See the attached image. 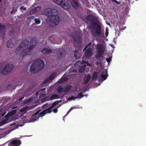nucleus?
<instances>
[{
    "mask_svg": "<svg viewBox=\"0 0 146 146\" xmlns=\"http://www.w3.org/2000/svg\"><path fill=\"white\" fill-rule=\"evenodd\" d=\"M24 110H25V108H24L23 109H21V111H24Z\"/></svg>",
    "mask_w": 146,
    "mask_h": 146,
    "instance_id": "603ef678",
    "label": "nucleus"
},
{
    "mask_svg": "<svg viewBox=\"0 0 146 146\" xmlns=\"http://www.w3.org/2000/svg\"><path fill=\"white\" fill-rule=\"evenodd\" d=\"M33 11H30V14H31L32 13H33Z\"/></svg>",
    "mask_w": 146,
    "mask_h": 146,
    "instance_id": "6e6d98bb",
    "label": "nucleus"
},
{
    "mask_svg": "<svg viewBox=\"0 0 146 146\" xmlns=\"http://www.w3.org/2000/svg\"><path fill=\"white\" fill-rule=\"evenodd\" d=\"M1 0H0V3L1 2Z\"/></svg>",
    "mask_w": 146,
    "mask_h": 146,
    "instance_id": "680f3d73",
    "label": "nucleus"
},
{
    "mask_svg": "<svg viewBox=\"0 0 146 146\" xmlns=\"http://www.w3.org/2000/svg\"><path fill=\"white\" fill-rule=\"evenodd\" d=\"M35 21L36 24L38 25L40 23V20L39 19H35Z\"/></svg>",
    "mask_w": 146,
    "mask_h": 146,
    "instance_id": "72a5a7b5",
    "label": "nucleus"
},
{
    "mask_svg": "<svg viewBox=\"0 0 146 146\" xmlns=\"http://www.w3.org/2000/svg\"><path fill=\"white\" fill-rule=\"evenodd\" d=\"M86 90H83V92H86Z\"/></svg>",
    "mask_w": 146,
    "mask_h": 146,
    "instance_id": "4d7b16f0",
    "label": "nucleus"
},
{
    "mask_svg": "<svg viewBox=\"0 0 146 146\" xmlns=\"http://www.w3.org/2000/svg\"><path fill=\"white\" fill-rule=\"evenodd\" d=\"M109 34L108 30V29L106 28V29L105 31V35L106 36H108Z\"/></svg>",
    "mask_w": 146,
    "mask_h": 146,
    "instance_id": "a19ab883",
    "label": "nucleus"
},
{
    "mask_svg": "<svg viewBox=\"0 0 146 146\" xmlns=\"http://www.w3.org/2000/svg\"><path fill=\"white\" fill-rule=\"evenodd\" d=\"M58 111L57 108H55L53 110V111L54 113H57Z\"/></svg>",
    "mask_w": 146,
    "mask_h": 146,
    "instance_id": "a18cd8bd",
    "label": "nucleus"
},
{
    "mask_svg": "<svg viewBox=\"0 0 146 146\" xmlns=\"http://www.w3.org/2000/svg\"><path fill=\"white\" fill-rule=\"evenodd\" d=\"M5 114V113H3V114H2V116H4V115Z\"/></svg>",
    "mask_w": 146,
    "mask_h": 146,
    "instance_id": "5fc2aeb1",
    "label": "nucleus"
},
{
    "mask_svg": "<svg viewBox=\"0 0 146 146\" xmlns=\"http://www.w3.org/2000/svg\"><path fill=\"white\" fill-rule=\"evenodd\" d=\"M52 10H54V12H51V16L54 17L55 16L58 15V12L56 9H52Z\"/></svg>",
    "mask_w": 146,
    "mask_h": 146,
    "instance_id": "393cba45",
    "label": "nucleus"
},
{
    "mask_svg": "<svg viewBox=\"0 0 146 146\" xmlns=\"http://www.w3.org/2000/svg\"><path fill=\"white\" fill-rule=\"evenodd\" d=\"M44 62L42 59H36L30 66V71L32 73H37L44 68Z\"/></svg>",
    "mask_w": 146,
    "mask_h": 146,
    "instance_id": "7ed1b4c3",
    "label": "nucleus"
},
{
    "mask_svg": "<svg viewBox=\"0 0 146 146\" xmlns=\"http://www.w3.org/2000/svg\"><path fill=\"white\" fill-rule=\"evenodd\" d=\"M92 48V52L93 51V45H92V43H91V42H90L89 44H88V45L86 46L85 48H84L83 50V51H84L87 48Z\"/></svg>",
    "mask_w": 146,
    "mask_h": 146,
    "instance_id": "aec40b11",
    "label": "nucleus"
},
{
    "mask_svg": "<svg viewBox=\"0 0 146 146\" xmlns=\"http://www.w3.org/2000/svg\"><path fill=\"white\" fill-rule=\"evenodd\" d=\"M6 27V26L2 24V23H0V31L5 29Z\"/></svg>",
    "mask_w": 146,
    "mask_h": 146,
    "instance_id": "7c9ffc66",
    "label": "nucleus"
},
{
    "mask_svg": "<svg viewBox=\"0 0 146 146\" xmlns=\"http://www.w3.org/2000/svg\"><path fill=\"white\" fill-rule=\"evenodd\" d=\"M9 122V119H4V120H3L2 121H1L0 123H1L2 124H6V123H8Z\"/></svg>",
    "mask_w": 146,
    "mask_h": 146,
    "instance_id": "c756f323",
    "label": "nucleus"
},
{
    "mask_svg": "<svg viewBox=\"0 0 146 146\" xmlns=\"http://www.w3.org/2000/svg\"><path fill=\"white\" fill-rule=\"evenodd\" d=\"M92 54V48H88L86 50V51L84 54L85 57L86 58H89Z\"/></svg>",
    "mask_w": 146,
    "mask_h": 146,
    "instance_id": "f8f14e48",
    "label": "nucleus"
},
{
    "mask_svg": "<svg viewBox=\"0 0 146 146\" xmlns=\"http://www.w3.org/2000/svg\"><path fill=\"white\" fill-rule=\"evenodd\" d=\"M20 9L21 10L23 9V10L26 11V8L24 7L23 6H22L20 7Z\"/></svg>",
    "mask_w": 146,
    "mask_h": 146,
    "instance_id": "37998d69",
    "label": "nucleus"
},
{
    "mask_svg": "<svg viewBox=\"0 0 146 146\" xmlns=\"http://www.w3.org/2000/svg\"><path fill=\"white\" fill-rule=\"evenodd\" d=\"M40 92V90H39V91H38V92H36V95L37 96V94H39V92Z\"/></svg>",
    "mask_w": 146,
    "mask_h": 146,
    "instance_id": "3c124183",
    "label": "nucleus"
},
{
    "mask_svg": "<svg viewBox=\"0 0 146 146\" xmlns=\"http://www.w3.org/2000/svg\"><path fill=\"white\" fill-rule=\"evenodd\" d=\"M70 36L80 37V36H81V35L80 34V32L79 31H73L72 33V34Z\"/></svg>",
    "mask_w": 146,
    "mask_h": 146,
    "instance_id": "6ab92c4d",
    "label": "nucleus"
},
{
    "mask_svg": "<svg viewBox=\"0 0 146 146\" xmlns=\"http://www.w3.org/2000/svg\"><path fill=\"white\" fill-rule=\"evenodd\" d=\"M17 38L16 37V38L14 39V40H15V39H16Z\"/></svg>",
    "mask_w": 146,
    "mask_h": 146,
    "instance_id": "052dcab7",
    "label": "nucleus"
},
{
    "mask_svg": "<svg viewBox=\"0 0 146 146\" xmlns=\"http://www.w3.org/2000/svg\"><path fill=\"white\" fill-rule=\"evenodd\" d=\"M46 114V113L45 112V110H44L43 111H42V112H40V114L39 115L40 116V117H42L44 116V115Z\"/></svg>",
    "mask_w": 146,
    "mask_h": 146,
    "instance_id": "473e14b6",
    "label": "nucleus"
},
{
    "mask_svg": "<svg viewBox=\"0 0 146 146\" xmlns=\"http://www.w3.org/2000/svg\"><path fill=\"white\" fill-rule=\"evenodd\" d=\"M57 90L59 92L61 93L63 90V88L61 86H59L57 88Z\"/></svg>",
    "mask_w": 146,
    "mask_h": 146,
    "instance_id": "f704fd0d",
    "label": "nucleus"
},
{
    "mask_svg": "<svg viewBox=\"0 0 146 146\" xmlns=\"http://www.w3.org/2000/svg\"><path fill=\"white\" fill-rule=\"evenodd\" d=\"M16 9H14V11H15Z\"/></svg>",
    "mask_w": 146,
    "mask_h": 146,
    "instance_id": "e2e57ef3",
    "label": "nucleus"
},
{
    "mask_svg": "<svg viewBox=\"0 0 146 146\" xmlns=\"http://www.w3.org/2000/svg\"><path fill=\"white\" fill-rule=\"evenodd\" d=\"M111 46L112 47V46H114V45H112V44H111Z\"/></svg>",
    "mask_w": 146,
    "mask_h": 146,
    "instance_id": "bf43d9fd",
    "label": "nucleus"
},
{
    "mask_svg": "<svg viewBox=\"0 0 146 146\" xmlns=\"http://www.w3.org/2000/svg\"><path fill=\"white\" fill-rule=\"evenodd\" d=\"M35 17L34 16H29L27 17V19H31V20H32V19H35Z\"/></svg>",
    "mask_w": 146,
    "mask_h": 146,
    "instance_id": "58836bf2",
    "label": "nucleus"
},
{
    "mask_svg": "<svg viewBox=\"0 0 146 146\" xmlns=\"http://www.w3.org/2000/svg\"><path fill=\"white\" fill-rule=\"evenodd\" d=\"M74 56H75V58H76V57H77L76 56V55H75V54H74Z\"/></svg>",
    "mask_w": 146,
    "mask_h": 146,
    "instance_id": "13d9d810",
    "label": "nucleus"
},
{
    "mask_svg": "<svg viewBox=\"0 0 146 146\" xmlns=\"http://www.w3.org/2000/svg\"><path fill=\"white\" fill-rule=\"evenodd\" d=\"M60 21V18L57 15L53 17L49 23V27L54 26L58 24Z\"/></svg>",
    "mask_w": 146,
    "mask_h": 146,
    "instance_id": "39448f33",
    "label": "nucleus"
},
{
    "mask_svg": "<svg viewBox=\"0 0 146 146\" xmlns=\"http://www.w3.org/2000/svg\"><path fill=\"white\" fill-rule=\"evenodd\" d=\"M64 52H62L60 49L57 51L56 54H57L59 58L61 57V56L64 54Z\"/></svg>",
    "mask_w": 146,
    "mask_h": 146,
    "instance_id": "b1692460",
    "label": "nucleus"
},
{
    "mask_svg": "<svg viewBox=\"0 0 146 146\" xmlns=\"http://www.w3.org/2000/svg\"><path fill=\"white\" fill-rule=\"evenodd\" d=\"M80 37H73V41H74V44L76 47L78 46L80 44L81 42L80 40Z\"/></svg>",
    "mask_w": 146,
    "mask_h": 146,
    "instance_id": "9b49d317",
    "label": "nucleus"
},
{
    "mask_svg": "<svg viewBox=\"0 0 146 146\" xmlns=\"http://www.w3.org/2000/svg\"><path fill=\"white\" fill-rule=\"evenodd\" d=\"M86 67V65H82L81 67H80L79 71L81 73H82L85 70Z\"/></svg>",
    "mask_w": 146,
    "mask_h": 146,
    "instance_id": "412c9836",
    "label": "nucleus"
},
{
    "mask_svg": "<svg viewBox=\"0 0 146 146\" xmlns=\"http://www.w3.org/2000/svg\"><path fill=\"white\" fill-rule=\"evenodd\" d=\"M107 77V76L106 75L104 74H103V73H102L101 77L103 80H106Z\"/></svg>",
    "mask_w": 146,
    "mask_h": 146,
    "instance_id": "2f4dec72",
    "label": "nucleus"
},
{
    "mask_svg": "<svg viewBox=\"0 0 146 146\" xmlns=\"http://www.w3.org/2000/svg\"><path fill=\"white\" fill-rule=\"evenodd\" d=\"M86 65H87V66H91V65H90V64H89L88 61L86 62Z\"/></svg>",
    "mask_w": 146,
    "mask_h": 146,
    "instance_id": "09e8293b",
    "label": "nucleus"
},
{
    "mask_svg": "<svg viewBox=\"0 0 146 146\" xmlns=\"http://www.w3.org/2000/svg\"><path fill=\"white\" fill-rule=\"evenodd\" d=\"M21 142L19 139H14L10 141L8 143V146H19L21 145Z\"/></svg>",
    "mask_w": 146,
    "mask_h": 146,
    "instance_id": "423d86ee",
    "label": "nucleus"
},
{
    "mask_svg": "<svg viewBox=\"0 0 146 146\" xmlns=\"http://www.w3.org/2000/svg\"><path fill=\"white\" fill-rule=\"evenodd\" d=\"M70 3L76 9H77L79 6L78 0H71L70 1Z\"/></svg>",
    "mask_w": 146,
    "mask_h": 146,
    "instance_id": "6e6552de",
    "label": "nucleus"
},
{
    "mask_svg": "<svg viewBox=\"0 0 146 146\" xmlns=\"http://www.w3.org/2000/svg\"><path fill=\"white\" fill-rule=\"evenodd\" d=\"M44 111H45V112L46 113V114L47 113H50V112H52L51 110H50L49 109V108H48L45 109Z\"/></svg>",
    "mask_w": 146,
    "mask_h": 146,
    "instance_id": "e433bc0d",
    "label": "nucleus"
},
{
    "mask_svg": "<svg viewBox=\"0 0 146 146\" xmlns=\"http://www.w3.org/2000/svg\"><path fill=\"white\" fill-rule=\"evenodd\" d=\"M112 57L111 56H110L109 58H106V60L108 63V64H110L111 61V60Z\"/></svg>",
    "mask_w": 146,
    "mask_h": 146,
    "instance_id": "c9c22d12",
    "label": "nucleus"
},
{
    "mask_svg": "<svg viewBox=\"0 0 146 146\" xmlns=\"http://www.w3.org/2000/svg\"><path fill=\"white\" fill-rule=\"evenodd\" d=\"M35 37H33L31 39L30 43L29 40H24L18 47L15 50V52L18 53L21 50L19 54V60H22L25 56L30 54L31 50L33 49L37 44L38 41L36 40Z\"/></svg>",
    "mask_w": 146,
    "mask_h": 146,
    "instance_id": "f257e3e1",
    "label": "nucleus"
},
{
    "mask_svg": "<svg viewBox=\"0 0 146 146\" xmlns=\"http://www.w3.org/2000/svg\"><path fill=\"white\" fill-rule=\"evenodd\" d=\"M73 107H71V108H70V109H69V110L68 111L67 113H68V114L69 113H70V111H71L72 110V109H73Z\"/></svg>",
    "mask_w": 146,
    "mask_h": 146,
    "instance_id": "49530a36",
    "label": "nucleus"
},
{
    "mask_svg": "<svg viewBox=\"0 0 146 146\" xmlns=\"http://www.w3.org/2000/svg\"><path fill=\"white\" fill-rule=\"evenodd\" d=\"M60 6L64 9H69L70 8L69 5L66 1L62 0Z\"/></svg>",
    "mask_w": 146,
    "mask_h": 146,
    "instance_id": "ddd939ff",
    "label": "nucleus"
},
{
    "mask_svg": "<svg viewBox=\"0 0 146 146\" xmlns=\"http://www.w3.org/2000/svg\"><path fill=\"white\" fill-rule=\"evenodd\" d=\"M57 75V72H54L52 73H51L50 75V76L46 78L45 81H44V83L47 82H48L49 80H53L54 78L56 77Z\"/></svg>",
    "mask_w": 146,
    "mask_h": 146,
    "instance_id": "0eeeda50",
    "label": "nucleus"
},
{
    "mask_svg": "<svg viewBox=\"0 0 146 146\" xmlns=\"http://www.w3.org/2000/svg\"><path fill=\"white\" fill-rule=\"evenodd\" d=\"M97 50L98 52H100L102 54H103L104 52V48L103 45L101 44H99L98 45Z\"/></svg>",
    "mask_w": 146,
    "mask_h": 146,
    "instance_id": "4468645a",
    "label": "nucleus"
},
{
    "mask_svg": "<svg viewBox=\"0 0 146 146\" xmlns=\"http://www.w3.org/2000/svg\"><path fill=\"white\" fill-rule=\"evenodd\" d=\"M76 97H74L73 96H72L71 97H69L68 99L69 100H74L75 99H76Z\"/></svg>",
    "mask_w": 146,
    "mask_h": 146,
    "instance_id": "ea45409f",
    "label": "nucleus"
},
{
    "mask_svg": "<svg viewBox=\"0 0 146 146\" xmlns=\"http://www.w3.org/2000/svg\"><path fill=\"white\" fill-rule=\"evenodd\" d=\"M55 3L59 5H61L62 0H53Z\"/></svg>",
    "mask_w": 146,
    "mask_h": 146,
    "instance_id": "cd10ccee",
    "label": "nucleus"
},
{
    "mask_svg": "<svg viewBox=\"0 0 146 146\" xmlns=\"http://www.w3.org/2000/svg\"><path fill=\"white\" fill-rule=\"evenodd\" d=\"M41 110H39L37 111L36 112L35 114L33 115L31 117V121H34L36 120L37 119H38L39 117V113L40 111Z\"/></svg>",
    "mask_w": 146,
    "mask_h": 146,
    "instance_id": "9d476101",
    "label": "nucleus"
},
{
    "mask_svg": "<svg viewBox=\"0 0 146 146\" xmlns=\"http://www.w3.org/2000/svg\"><path fill=\"white\" fill-rule=\"evenodd\" d=\"M59 102H58V101H57L56 102H54L52 104V108H54L55 106H56L57 104Z\"/></svg>",
    "mask_w": 146,
    "mask_h": 146,
    "instance_id": "4c0bfd02",
    "label": "nucleus"
},
{
    "mask_svg": "<svg viewBox=\"0 0 146 146\" xmlns=\"http://www.w3.org/2000/svg\"><path fill=\"white\" fill-rule=\"evenodd\" d=\"M11 112H12V111H11ZM10 112L9 113H7V114H6V115L5 116V117H9L11 116L12 115L14 114L15 113V112H16V111H15V110H13L14 113H13L12 112Z\"/></svg>",
    "mask_w": 146,
    "mask_h": 146,
    "instance_id": "a878e982",
    "label": "nucleus"
},
{
    "mask_svg": "<svg viewBox=\"0 0 146 146\" xmlns=\"http://www.w3.org/2000/svg\"><path fill=\"white\" fill-rule=\"evenodd\" d=\"M14 66L11 64H7L6 62L0 64V73L3 75H6L12 71Z\"/></svg>",
    "mask_w": 146,
    "mask_h": 146,
    "instance_id": "20e7f679",
    "label": "nucleus"
},
{
    "mask_svg": "<svg viewBox=\"0 0 146 146\" xmlns=\"http://www.w3.org/2000/svg\"><path fill=\"white\" fill-rule=\"evenodd\" d=\"M46 90V88H42V89H41L40 90V91H42V92H45Z\"/></svg>",
    "mask_w": 146,
    "mask_h": 146,
    "instance_id": "de8ad7c7",
    "label": "nucleus"
},
{
    "mask_svg": "<svg viewBox=\"0 0 146 146\" xmlns=\"http://www.w3.org/2000/svg\"><path fill=\"white\" fill-rule=\"evenodd\" d=\"M17 42H15V41H14V42L13 41V38H11L8 40L7 45L8 48H11L14 46L15 44H17Z\"/></svg>",
    "mask_w": 146,
    "mask_h": 146,
    "instance_id": "1a4fd4ad",
    "label": "nucleus"
},
{
    "mask_svg": "<svg viewBox=\"0 0 146 146\" xmlns=\"http://www.w3.org/2000/svg\"><path fill=\"white\" fill-rule=\"evenodd\" d=\"M91 78V76L90 74H88L85 77L84 80L83 81L84 84H86L88 83Z\"/></svg>",
    "mask_w": 146,
    "mask_h": 146,
    "instance_id": "f3484780",
    "label": "nucleus"
},
{
    "mask_svg": "<svg viewBox=\"0 0 146 146\" xmlns=\"http://www.w3.org/2000/svg\"><path fill=\"white\" fill-rule=\"evenodd\" d=\"M68 0H67V1H68Z\"/></svg>",
    "mask_w": 146,
    "mask_h": 146,
    "instance_id": "69168bd1",
    "label": "nucleus"
},
{
    "mask_svg": "<svg viewBox=\"0 0 146 146\" xmlns=\"http://www.w3.org/2000/svg\"><path fill=\"white\" fill-rule=\"evenodd\" d=\"M72 86L70 85H68L66 86L65 87V92L69 91L71 89Z\"/></svg>",
    "mask_w": 146,
    "mask_h": 146,
    "instance_id": "bb28decb",
    "label": "nucleus"
},
{
    "mask_svg": "<svg viewBox=\"0 0 146 146\" xmlns=\"http://www.w3.org/2000/svg\"><path fill=\"white\" fill-rule=\"evenodd\" d=\"M85 19L92 25V29L91 33L94 36H104V31L102 30L101 26L98 23L99 22L98 17L96 14L92 13L88 14L86 16Z\"/></svg>",
    "mask_w": 146,
    "mask_h": 146,
    "instance_id": "f03ea898",
    "label": "nucleus"
},
{
    "mask_svg": "<svg viewBox=\"0 0 146 146\" xmlns=\"http://www.w3.org/2000/svg\"><path fill=\"white\" fill-rule=\"evenodd\" d=\"M111 1H113V2L115 3L116 4H120V2H118V1L116 0H111Z\"/></svg>",
    "mask_w": 146,
    "mask_h": 146,
    "instance_id": "79ce46f5",
    "label": "nucleus"
},
{
    "mask_svg": "<svg viewBox=\"0 0 146 146\" xmlns=\"http://www.w3.org/2000/svg\"><path fill=\"white\" fill-rule=\"evenodd\" d=\"M106 37H104V38H106Z\"/></svg>",
    "mask_w": 146,
    "mask_h": 146,
    "instance_id": "0e129e2a",
    "label": "nucleus"
},
{
    "mask_svg": "<svg viewBox=\"0 0 146 146\" xmlns=\"http://www.w3.org/2000/svg\"><path fill=\"white\" fill-rule=\"evenodd\" d=\"M54 10L52 11V8H49L46 9L45 11L46 15L48 16H52V12H54Z\"/></svg>",
    "mask_w": 146,
    "mask_h": 146,
    "instance_id": "dca6fc26",
    "label": "nucleus"
},
{
    "mask_svg": "<svg viewBox=\"0 0 146 146\" xmlns=\"http://www.w3.org/2000/svg\"><path fill=\"white\" fill-rule=\"evenodd\" d=\"M52 52V50L50 48H44L42 49V52L44 54L50 53Z\"/></svg>",
    "mask_w": 146,
    "mask_h": 146,
    "instance_id": "2eb2a0df",
    "label": "nucleus"
},
{
    "mask_svg": "<svg viewBox=\"0 0 146 146\" xmlns=\"http://www.w3.org/2000/svg\"><path fill=\"white\" fill-rule=\"evenodd\" d=\"M98 73L94 72L93 74L92 77V80H97L98 78Z\"/></svg>",
    "mask_w": 146,
    "mask_h": 146,
    "instance_id": "4be33fe9",
    "label": "nucleus"
},
{
    "mask_svg": "<svg viewBox=\"0 0 146 146\" xmlns=\"http://www.w3.org/2000/svg\"><path fill=\"white\" fill-rule=\"evenodd\" d=\"M59 98V96L57 95V94H54L52 95L51 97H50L49 98V100H52L56 99V98Z\"/></svg>",
    "mask_w": 146,
    "mask_h": 146,
    "instance_id": "5701e85b",
    "label": "nucleus"
},
{
    "mask_svg": "<svg viewBox=\"0 0 146 146\" xmlns=\"http://www.w3.org/2000/svg\"><path fill=\"white\" fill-rule=\"evenodd\" d=\"M48 103H46V104H45L44 105H43V106H42L43 107H44L46 106V105H48Z\"/></svg>",
    "mask_w": 146,
    "mask_h": 146,
    "instance_id": "864d4df0",
    "label": "nucleus"
},
{
    "mask_svg": "<svg viewBox=\"0 0 146 146\" xmlns=\"http://www.w3.org/2000/svg\"><path fill=\"white\" fill-rule=\"evenodd\" d=\"M98 52V53L96 54V57L98 59V61H99L98 62H97L96 63L97 64V63H99V64H101L102 60H100L99 61V58H101V57H102V54H101V53H100V52Z\"/></svg>",
    "mask_w": 146,
    "mask_h": 146,
    "instance_id": "a211bd4d",
    "label": "nucleus"
},
{
    "mask_svg": "<svg viewBox=\"0 0 146 146\" xmlns=\"http://www.w3.org/2000/svg\"><path fill=\"white\" fill-rule=\"evenodd\" d=\"M49 108V109L50 110H51V109H52V108L53 107H52V105H51V106H50V107Z\"/></svg>",
    "mask_w": 146,
    "mask_h": 146,
    "instance_id": "8fccbe9b",
    "label": "nucleus"
},
{
    "mask_svg": "<svg viewBox=\"0 0 146 146\" xmlns=\"http://www.w3.org/2000/svg\"><path fill=\"white\" fill-rule=\"evenodd\" d=\"M84 95H83L82 92H81L79 93L78 94L77 96H76V98H81L82 97H84Z\"/></svg>",
    "mask_w": 146,
    "mask_h": 146,
    "instance_id": "c85d7f7f",
    "label": "nucleus"
},
{
    "mask_svg": "<svg viewBox=\"0 0 146 146\" xmlns=\"http://www.w3.org/2000/svg\"><path fill=\"white\" fill-rule=\"evenodd\" d=\"M17 11V9H16L14 11V7H13V10H12V11H11V12H10V13H11V14L13 13H14H14L15 12H16V11Z\"/></svg>",
    "mask_w": 146,
    "mask_h": 146,
    "instance_id": "c03bdc74",
    "label": "nucleus"
}]
</instances>
